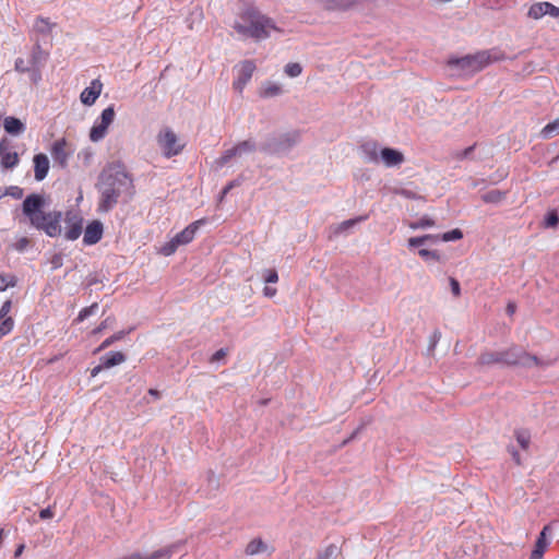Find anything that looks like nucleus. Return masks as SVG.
Instances as JSON below:
<instances>
[{"label":"nucleus","mask_w":559,"mask_h":559,"mask_svg":"<svg viewBox=\"0 0 559 559\" xmlns=\"http://www.w3.org/2000/svg\"><path fill=\"white\" fill-rule=\"evenodd\" d=\"M438 242H440V235H424L409 238L407 240V246L411 249H415L424 245H436Z\"/></svg>","instance_id":"obj_28"},{"label":"nucleus","mask_w":559,"mask_h":559,"mask_svg":"<svg viewBox=\"0 0 559 559\" xmlns=\"http://www.w3.org/2000/svg\"><path fill=\"white\" fill-rule=\"evenodd\" d=\"M53 516V512L51 507L45 508L39 512V518L41 520L51 519Z\"/></svg>","instance_id":"obj_62"},{"label":"nucleus","mask_w":559,"mask_h":559,"mask_svg":"<svg viewBox=\"0 0 559 559\" xmlns=\"http://www.w3.org/2000/svg\"><path fill=\"white\" fill-rule=\"evenodd\" d=\"M283 93L282 85L275 82H266L262 85L260 95L264 98L278 96Z\"/></svg>","instance_id":"obj_31"},{"label":"nucleus","mask_w":559,"mask_h":559,"mask_svg":"<svg viewBox=\"0 0 559 559\" xmlns=\"http://www.w3.org/2000/svg\"><path fill=\"white\" fill-rule=\"evenodd\" d=\"M67 227L64 236L68 240H76L81 234L83 228V222L82 218H79L76 215L68 216L67 217Z\"/></svg>","instance_id":"obj_23"},{"label":"nucleus","mask_w":559,"mask_h":559,"mask_svg":"<svg viewBox=\"0 0 559 559\" xmlns=\"http://www.w3.org/2000/svg\"><path fill=\"white\" fill-rule=\"evenodd\" d=\"M3 191H7V195H11L15 199H20L23 195V190L15 186L9 187V188L4 189Z\"/></svg>","instance_id":"obj_56"},{"label":"nucleus","mask_w":559,"mask_h":559,"mask_svg":"<svg viewBox=\"0 0 559 559\" xmlns=\"http://www.w3.org/2000/svg\"><path fill=\"white\" fill-rule=\"evenodd\" d=\"M14 285H15L14 276L0 275V292H3L8 287L14 286Z\"/></svg>","instance_id":"obj_51"},{"label":"nucleus","mask_w":559,"mask_h":559,"mask_svg":"<svg viewBox=\"0 0 559 559\" xmlns=\"http://www.w3.org/2000/svg\"><path fill=\"white\" fill-rule=\"evenodd\" d=\"M178 247L179 245L176 242V239L171 238L160 248V253L164 254L165 257H169L176 252Z\"/></svg>","instance_id":"obj_47"},{"label":"nucleus","mask_w":559,"mask_h":559,"mask_svg":"<svg viewBox=\"0 0 559 559\" xmlns=\"http://www.w3.org/2000/svg\"><path fill=\"white\" fill-rule=\"evenodd\" d=\"M227 354V350L225 348H221L218 350H216L212 357H211V362H217L219 360H222Z\"/></svg>","instance_id":"obj_59"},{"label":"nucleus","mask_w":559,"mask_h":559,"mask_svg":"<svg viewBox=\"0 0 559 559\" xmlns=\"http://www.w3.org/2000/svg\"><path fill=\"white\" fill-rule=\"evenodd\" d=\"M380 151L381 148L378 143L373 141H368L360 145L361 156L367 163L379 164Z\"/></svg>","instance_id":"obj_22"},{"label":"nucleus","mask_w":559,"mask_h":559,"mask_svg":"<svg viewBox=\"0 0 559 559\" xmlns=\"http://www.w3.org/2000/svg\"><path fill=\"white\" fill-rule=\"evenodd\" d=\"M257 151V143L252 139H248L237 143L235 146L227 148L223 154L215 159L217 168H222L227 165L233 158L241 157L245 154H251Z\"/></svg>","instance_id":"obj_5"},{"label":"nucleus","mask_w":559,"mask_h":559,"mask_svg":"<svg viewBox=\"0 0 559 559\" xmlns=\"http://www.w3.org/2000/svg\"><path fill=\"white\" fill-rule=\"evenodd\" d=\"M360 0H316L319 8L326 11H346Z\"/></svg>","instance_id":"obj_19"},{"label":"nucleus","mask_w":559,"mask_h":559,"mask_svg":"<svg viewBox=\"0 0 559 559\" xmlns=\"http://www.w3.org/2000/svg\"><path fill=\"white\" fill-rule=\"evenodd\" d=\"M53 27H55V23L50 22L49 19L38 16L34 21L33 32L37 35L46 37V36L50 35Z\"/></svg>","instance_id":"obj_27"},{"label":"nucleus","mask_w":559,"mask_h":559,"mask_svg":"<svg viewBox=\"0 0 559 559\" xmlns=\"http://www.w3.org/2000/svg\"><path fill=\"white\" fill-rule=\"evenodd\" d=\"M157 143L167 158L176 156L182 151V146L178 144L177 135L168 128L158 133Z\"/></svg>","instance_id":"obj_7"},{"label":"nucleus","mask_w":559,"mask_h":559,"mask_svg":"<svg viewBox=\"0 0 559 559\" xmlns=\"http://www.w3.org/2000/svg\"><path fill=\"white\" fill-rule=\"evenodd\" d=\"M32 67L28 63V60H24L23 58H17L14 62V70L20 73H27Z\"/></svg>","instance_id":"obj_48"},{"label":"nucleus","mask_w":559,"mask_h":559,"mask_svg":"<svg viewBox=\"0 0 559 559\" xmlns=\"http://www.w3.org/2000/svg\"><path fill=\"white\" fill-rule=\"evenodd\" d=\"M463 237V233L459 229H452L450 231L443 233L440 235V241L449 242V241H455Z\"/></svg>","instance_id":"obj_41"},{"label":"nucleus","mask_w":559,"mask_h":559,"mask_svg":"<svg viewBox=\"0 0 559 559\" xmlns=\"http://www.w3.org/2000/svg\"><path fill=\"white\" fill-rule=\"evenodd\" d=\"M97 190L99 192L97 211L108 213L117 205L120 197L133 195V180L122 169H110L100 175Z\"/></svg>","instance_id":"obj_1"},{"label":"nucleus","mask_w":559,"mask_h":559,"mask_svg":"<svg viewBox=\"0 0 559 559\" xmlns=\"http://www.w3.org/2000/svg\"><path fill=\"white\" fill-rule=\"evenodd\" d=\"M233 28L243 38L262 40L270 36V31L275 28L273 21L262 14L257 8H246L235 20Z\"/></svg>","instance_id":"obj_2"},{"label":"nucleus","mask_w":559,"mask_h":559,"mask_svg":"<svg viewBox=\"0 0 559 559\" xmlns=\"http://www.w3.org/2000/svg\"><path fill=\"white\" fill-rule=\"evenodd\" d=\"M559 131V119H556L555 121L546 124L542 131H540V135L544 138V139H549L551 138L555 133H557Z\"/></svg>","instance_id":"obj_40"},{"label":"nucleus","mask_w":559,"mask_h":559,"mask_svg":"<svg viewBox=\"0 0 559 559\" xmlns=\"http://www.w3.org/2000/svg\"><path fill=\"white\" fill-rule=\"evenodd\" d=\"M126 361V356L121 352H110L104 357H102V367L109 369L111 367L118 366Z\"/></svg>","instance_id":"obj_30"},{"label":"nucleus","mask_w":559,"mask_h":559,"mask_svg":"<svg viewBox=\"0 0 559 559\" xmlns=\"http://www.w3.org/2000/svg\"><path fill=\"white\" fill-rule=\"evenodd\" d=\"M418 254L420 258H423L425 261H440L441 257L438 251L436 250H428L425 248H421L418 250Z\"/></svg>","instance_id":"obj_42"},{"label":"nucleus","mask_w":559,"mask_h":559,"mask_svg":"<svg viewBox=\"0 0 559 559\" xmlns=\"http://www.w3.org/2000/svg\"><path fill=\"white\" fill-rule=\"evenodd\" d=\"M472 62H474V71H480L491 62L502 59V55L498 51H480L472 55Z\"/></svg>","instance_id":"obj_16"},{"label":"nucleus","mask_w":559,"mask_h":559,"mask_svg":"<svg viewBox=\"0 0 559 559\" xmlns=\"http://www.w3.org/2000/svg\"><path fill=\"white\" fill-rule=\"evenodd\" d=\"M103 369H106L105 367H102V362L98 365V366H95L92 370H91V376L92 377H96Z\"/></svg>","instance_id":"obj_64"},{"label":"nucleus","mask_w":559,"mask_h":559,"mask_svg":"<svg viewBox=\"0 0 559 559\" xmlns=\"http://www.w3.org/2000/svg\"><path fill=\"white\" fill-rule=\"evenodd\" d=\"M338 554L340 548L334 544H330L319 551L318 559H335Z\"/></svg>","instance_id":"obj_37"},{"label":"nucleus","mask_w":559,"mask_h":559,"mask_svg":"<svg viewBox=\"0 0 559 559\" xmlns=\"http://www.w3.org/2000/svg\"><path fill=\"white\" fill-rule=\"evenodd\" d=\"M98 309V304L97 302H94L93 305H91L90 307H85L83 308L79 314H78V318H76V321L78 322H82L84 321L85 319H87L90 316H93L94 313H96Z\"/></svg>","instance_id":"obj_43"},{"label":"nucleus","mask_w":559,"mask_h":559,"mask_svg":"<svg viewBox=\"0 0 559 559\" xmlns=\"http://www.w3.org/2000/svg\"><path fill=\"white\" fill-rule=\"evenodd\" d=\"M238 185V181L234 180L227 183V186L222 190L219 195V201H223V199L227 195L230 190Z\"/></svg>","instance_id":"obj_61"},{"label":"nucleus","mask_w":559,"mask_h":559,"mask_svg":"<svg viewBox=\"0 0 559 559\" xmlns=\"http://www.w3.org/2000/svg\"><path fill=\"white\" fill-rule=\"evenodd\" d=\"M115 116L114 105L106 107L102 111L90 131V140L92 142H99L106 136L109 126L114 122Z\"/></svg>","instance_id":"obj_6"},{"label":"nucleus","mask_w":559,"mask_h":559,"mask_svg":"<svg viewBox=\"0 0 559 559\" xmlns=\"http://www.w3.org/2000/svg\"><path fill=\"white\" fill-rule=\"evenodd\" d=\"M115 322L112 317L106 318L95 330H93V334H98L103 330L110 328Z\"/></svg>","instance_id":"obj_52"},{"label":"nucleus","mask_w":559,"mask_h":559,"mask_svg":"<svg viewBox=\"0 0 559 559\" xmlns=\"http://www.w3.org/2000/svg\"><path fill=\"white\" fill-rule=\"evenodd\" d=\"M472 62H474V71H480L491 62L502 59V55L498 51H480L472 55Z\"/></svg>","instance_id":"obj_15"},{"label":"nucleus","mask_w":559,"mask_h":559,"mask_svg":"<svg viewBox=\"0 0 559 559\" xmlns=\"http://www.w3.org/2000/svg\"><path fill=\"white\" fill-rule=\"evenodd\" d=\"M237 78L233 83V87L236 92L242 93L245 86L251 80L253 72L255 71V64L252 60H243L236 66Z\"/></svg>","instance_id":"obj_9"},{"label":"nucleus","mask_w":559,"mask_h":559,"mask_svg":"<svg viewBox=\"0 0 559 559\" xmlns=\"http://www.w3.org/2000/svg\"><path fill=\"white\" fill-rule=\"evenodd\" d=\"M27 73L34 84H37L41 80V68H32Z\"/></svg>","instance_id":"obj_54"},{"label":"nucleus","mask_w":559,"mask_h":559,"mask_svg":"<svg viewBox=\"0 0 559 559\" xmlns=\"http://www.w3.org/2000/svg\"><path fill=\"white\" fill-rule=\"evenodd\" d=\"M548 531H549V525L544 526V528L542 530V532L535 543V547L531 554L530 559H543L544 552L548 546V542L546 538Z\"/></svg>","instance_id":"obj_26"},{"label":"nucleus","mask_w":559,"mask_h":559,"mask_svg":"<svg viewBox=\"0 0 559 559\" xmlns=\"http://www.w3.org/2000/svg\"><path fill=\"white\" fill-rule=\"evenodd\" d=\"M102 91L103 83L100 82V80H93L90 86L85 87L80 95L82 104H84L85 106L94 105L99 95L102 94Z\"/></svg>","instance_id":"obj_14"},{"label":"nucleus","mask_w":559,"mask_h":559,"mask_svg":"<svg viewBox=\"0 0 559 559\" xmlns=\"http://www.w3.org/2000/svg\"><path fill=\"white\" fill-rule=\"evenodd\" d=\"M559 223V217L556 212H550L545 218L546 227H555Z\"/></svg>","instance_id":"obj_53"},{"label":"nucleus","mask_w":559,"mask_h":559,"mask_svg":"<svg viewBox=\"0 0 559 559\" xmlns=\"http://www.w3.org/2000/svg\"><path fill=\"white\" fill-rule=\"evenodd\" d=\"M34 174L37 181H41L47 177L49 171V159L45 154H36L33 158Z\"/></svg>","instance_id":"obj_24"},{"label":"nucleus","mask_w":559,"mask_h":559,"mask_svg":"<svg viewBox=\"0 0 559 559\" xmlns=\"http://www.w3.org/2000/svg\"><path fill=\"white\" fill-rule=\"evenodd\" d=\"M502 364L509 366L518 365L530 368L533 366H540L542 361L537 356L531 355L518 346H513L509 349L502 350Z\"/></svg>","instance_id":"obj_4"},{"label":"nucleus","mask_w":559,"mask_h":559,"mask_svg":"<svg viewBox=\"0 0 559 559\" xmlns=\"http://www.w3.org/2000/svg\"><path fill=\"white\" fill-rule=\"evenodd\" d=\"M506 198V193L500 190H491L483 195L486 203H499Z\"/></svg>","instance_id":"obj_38"},{"label":"nucleus","mask_w":559,"mask_h":559,"mask_svg":"<svg viewBox=\"0 0 559 559\" xmlns=\"http://www.w3.org/2000/svg\"><path fill=\"white\" fill-rule=\"evenodd\" d=\"M474 148H475V145L468 146L462 151L455 152L454 156L456 159H460V160L465 159L471 155V153L474 151Z\"/></svg>","instance_id":"obj_55"},{"label":"nucleus","mask_w":559,"mask_h":559,"mask_svg":"<svg viewBox=\"0 0 559 559\" xmlns=\"http://www.w3.org/2000/svg\"><path fill=\"white\" fill-rule=\"evenodd\" d=\"M267 549V546L266 544L260 539V538H255V539H252L246 547V554L248 556H254V555H258L260 552H264L266 551Z\"/></svg>","instance_id":"obj_33"},{"label":"nucleus","mask_w":559,"mask_h":559,"mask_svg":"<svg viewBox=\"0 0 559 559\" xmlns=\"http://www.w3.org/2000/svg\"><path fill=\"white\" fill-rule=\"evenodd\" d=\"M20 163L19 154L13 151L12 143L3 138L0 140V166L2 169H13Z\"/></svg>","instance_id":"obj_11"},{"label":"nucleus","mask_w":559,"mask_h":559,"mask_svg":"<svg viewBox=\"0 0 559 559\" xmlns=\"http://www.w3.org/2000/svg\"><path fill=\"white\" fill-rule=\"evenodd\" d=\"M545 15L559 17V7L547 1L536 2L530 7L527 12V16L533 20H539Z\"/></svg>","instance_id":"obj_12"},{"label":"nucleus","mask_w":559,"mask_h":559,"mask_svg":"<svg viewBox=\"0 0 559 559\" xmlns=\"http://www.w3.org/2000/svg\"><path fill=\"white\" fill-rule=\"evenodd\" d=\"M515 439L519 443V445L523 450H527L531 443V433L526 429H516L514 431Z\"/></svg>","instance_id":"obj_35"},{"label":"nucleus","mask_w":559,"mask_h":559,"mask_svg":"<svg viewBox=\"0 0 559 559\" xmlns=\"http://www.w3.org/2000/svg\"><path fill=\"white\" fill-rule=\"evenodd\" d=\"M277 290L274 287L265 286L263 289V295L267 298H272L276 295Z\"/></svg>","instance_id":"obj_63"},{"label":"nucleus","mask_w":559,"mask_h":559,"mask_svg":"<svg viewBox=\"0 0 559 559\" xmlns=\"http://www.w3.org/2000/svg\"><path fill=\"white\" fill-rule=\"evenodd\" d=\"M103 236V224L98 221H94L88 224L85 228L83 242L87 246L97 243Z\"/></svg>","instance_id":"obj_21"},{"label":"nucleus","mask_w":559,"mask_h":559,"mask_svg":"<svg viewBox=\"0 0 559 559\" xmlns=\"http://www.w3.org/2000/svg\"><path fill=\"white\" fill-rule=\"evenodd\" d=\"M478 362L480 365L502 364V350L483 353L478 358Z\"/></svg>","instance_id":"obj_32"},{"label":"nucleus","mask_w":559,"mask_h":559,"mask_svg":"<svg viewBox=\"0 0 559 559\" xmlns=\"http://www.w3.org/2000/svg\"><path fill=\"white\" fill-rule=\"evenodd\" d=\"M450 286H451V290H452L453 295L455 297H459L461 294V287H460V283L454 277L450 278Z\"/></svg>","instance_id":"obj_60"},{"label":"nucleus","mask_w":559,"mask_h":559,"mask_svg":"<svg viewBox=\"0 0 559 559\" xmlns=\"http://www.w3.org/2000/svg\"><path fill=\"white\" fill-rule=\"evenodd\" d=\"M300 141L298 131H289L266 139L261 151L267 154H286Z\"/></svg>","instance_id":"obj_3"},{"label":"nucleus","mask_w":559,"mask_h":559,"mask_svg":"<svg viewBox=\"0 0 559 559\" xmlns=\"http://www.w3.org/2000/svg\"><path fill=\"white\" fill-rule=\"evenodd\" d=\"M44 199L38 194H31L23 201V213L29 218L31 224H38L44 218L41 207Z\"/></svg>","instance_id":"obj_8"},{"label":"nucleus","mask_w":559,"mask_h":559,"mask_svg":"<svg viewBox=\"0 0 559 559\" xmlns=\"http://www.w3.org/2000/svg\"><path fill=\"white\" fill-rule=\"evenodd\" d=\"M380 156V162L388 168L400 166L405 160L402 152L391 147L381 148Z\"/></svg>","instance_id":"obj_17"},{"label":"nucleus","mask_w":559,"mask_h":559,"mask_svg":"<svg viewBox=\"0 0 559 559\" xmlns=\"http://www.w3.org/2000/svg\"><path fill=\"white\" fill-rule=\"evenodd\" d=\"M508 452L510 453V455L512 456V459H513V461L515 462L516 465H521L522 464L521 455H520V453L518 452V450L513 445L508 447Z\"/></svg>","instance_id":"obj_58"},{"label":"nucleus","mask_w":559,"mask_h":559,"mask_svg":"<svg viewBox=\"0 0 559 559\" xmlns=\"http://www.w3.org/2000/svg\"><path fill=\"white\" fill-rule=\"evenodd\" d=\"M11 307H12L11 300H7L2 304V306L0 308V320H2L4 318H9L8 314L11 310Z\"/></svg>","instance_id":"obj_57"},{"label":"nucleus","mask_w":559,"mask_h":559,"mask_svg":"<svg viewBox=\"0 0 559 559\" xmlns=\"http://www.w3.org/2000/svg\"><path fill=\"white\" fill-rule=\"evenodd\" d=\"M28 245L29 240L26 237H21L12 245V248L17 252H24Z\"/></svg>","instance_id":"obj_49"},{"label":"nucleus","mask_w":559,"mask_h":559,"mask_svg":"<svg viewBox=\"0 0 559 559\" xmlns=\"http://www.w3.org/2000/svg\"><path fill=\"white\" fill-rule=\"evenodd\" d=\"M436 225L435 219H432L429 216H423L418 218L415 222L409 223V228L416 230V229H426L433 227Z\"/></svg>","instance_id":"obj_36"},{"label":"nucleus","mask_w":559,"mask_h":559,"mask_svg":"<svg viewBox=\"0 0 559 559\" xmlns=\"http://www.w3.org/2000/svg\"><path fill=\"white\" fill-rule=\"evenodd\" d=\"M14 326V321L12 318H4L0 320V338L8 335Z\"/></svg>","instance_id":"obj_44"},{"label":"nucleus","mask_w":559,"mask_h":559,"mask_svg":"<svg viewBox=\"0 0 559 559\" xmlns=\"http://www.w3.org/2000/svg\"><path fill=\"white\" fill-rule=\"evenodd\" d=\"M366 218H367V216H359L356 218L344 221L336 227L335 233H337V234L344 233V231L348 230L349 228L354 227L356 224L365 221Z\"/></svg>","instance_id":"obj_39"},{"label":"nucleus","mask_w":559,"mask_h":559,"mask_svg":"<svg viewBox=\"0 0 559 559\" xmlns=\"http://www.w3.org/2000/svg\"><path fill=\"white\" fill-rule=\"evenodd\" d=\"M126 335L124 331H120L118 333H115L114 335L107 337L97 348V352L104 350L105 348L109 347L111 344H114L117 341H120Z\"/></svg>","instance_id":"obj_45"},{"label":"nucleus","mask_w":559,"mask_h":559,"mask_svg":"<svg viewBox=\"0 0 559 559\" xmlns=\"http://www.w3.org/2000/svg\"><path fill=\"white\" fill-rule=\"evenodd\" d=\"M47 59V53L43 50L39 39H36L35 45L32 48L28 63L32 68H41Z\"/></svg>","instance_id":"obj_25"},{"label":"nucleus","mask_w":559,"mask_h":559,"mask_svg":"<svg viewBox=\"0 0 559 559\" xmlns=\"http://www.w3.org/2000/svg\"><path fill=\"white\" fill-rule=\"evenodd\" d=\"M472 56H465L450 61V64L456 66L462 71L467 73H474V62H472Z\"/></svg>","instance_id":"obj_34"},{"label":"nucleus","mask_w":559,"mask_h":559,"mask_svg":"<svg viewBox=\"0 0 559 559\" xmlns=\"http://www.w3.org/2000/svg\"><path fill=\"white\" fill-rule=\"evenodd\" d=\"M68 143L66 139H59L53 142L51 146V156L56 164L60 167L66 168L68 166V160L71 152L67 150Z\"/></svg>","instance_id":"obj_13"},{"label":"nucleus","mask_w":559,"mask_h":559,"mask_svg":"<svg viewBox=\"0 0 559 559\" xmlns=\"http://www.w3.org/2000/svg\"><path fill=\"white\" fill-rule=\"evenodd\" d=\"M263 280L265 283H276L278 281V274L274 269H267L263 271Z\"/></svg>","instance_id":"obj_50"},{"label":"nucleus","mask_w":559,"mask_h":559,"mask_svg":"<svg viewBox=\"0 0 559 559\" xmlns=\"http://www.w3.org/2000/svg\"><path fill=\"white\" fill-rule=\"evenodd\" d=\"M60 221V212H49L44 214L43 219L39 218L38 224L32 225L37 229L44 230L49 237H56L61 233Z\"/></svg>","instance_id":"obj_10"},{"label":"nucleus","mask_w":559,"mask_h":559,"mask_svg":"<svg viewBox=\"0 0 559 559\" xmlns=\"http://www.w3.org/2000/svg\"><path fill=\"white\" fill-rule=\"evenodd\" d=\"M183 544L185 543L180 540L152 552H143L144 559H170L175 554L180 551Z\"/></svg>","instance_id":"obj_18"},{"label":"nucleus","mask_w":559,"mask_h":559,"mask_svg":"<svg viewBox=\"0 0 559 559\" xmlns=\"http://www.w3.org/2000/svg\"><path fill=\"white\" fill-rule=\"evenodd\" d=\"M285 73L290 78H297L301 74L302 68L297 62H290L285 66Z\"/></svg>","instance_id":"obj_46"},{"label":"nucleus","mask_w":559,"mask_h":559,"mask_svg":"<svg viewBox=\"0 0 559 559\" xmlns=\"http://www.w3.org/2000/svg\"><path fill=\"white\" fill-rule=\"evenodd\" d=\"M204 223L205 219H199L188 225L183 230H181L174 237L176 239V242L179 246L190 243L194 239L195 234L200 226L203 225Z\"/></svg>","instance_id":"obj_20"},{"label":"nucleus","mask_w":559,"mask_h":559,"mask_svg":"<svg viewBox=\"0 0 559 559\" xmlns=\"http://www.w3.org/2000/svg\"><path fill=\"white\" fill-rule=\"evenodd\" d=\"M5 132L13 135H19L25 130V124L15 117H7L3 121Z\"/></svg>","instance_id":"obj_29"}]
</instances>
